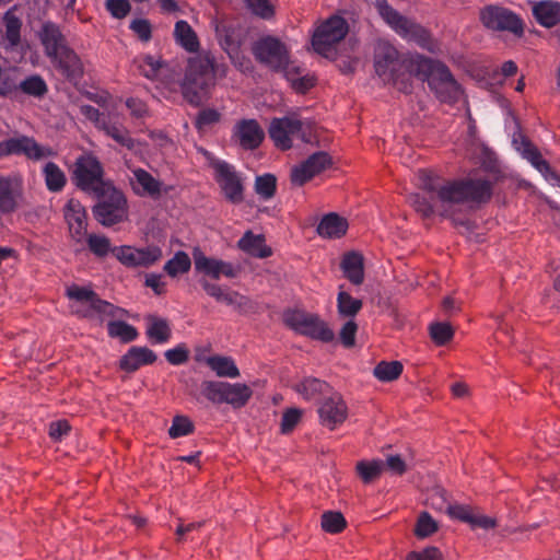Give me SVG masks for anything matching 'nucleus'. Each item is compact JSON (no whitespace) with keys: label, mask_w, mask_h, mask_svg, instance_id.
<instances>
[{"label":"nucleus","mask_w":560,"mask_h":560,"mask_svg":"<svg viewBox=\"0 0 560 560\" xmlns=\"http://www.w3.org/2000/svg\"><path fill=\"white\" fill-rule=\"evenodd\" d=\"M424 194H413L409 200L422 217L439 214L454 219L456 212L470 202H482L491 196V185L482 179H467L438 184L429 173L420 172Z\"/></svg>","instance_id":"f257e3e1"},{"label":"nucleus","mask_w":560,"mask_h":560,"mask_svg":"<svg viewBox=\"0 0 560 560\" xmlns=\"http://www.w3.org/2000/svg\"><path fill=\"white\" fill-rule=\"evenodd\" d=\"M253 52L260 62L283 72L285 79L298 92L303 93L314 85L312 78L301 77V69L289 61L288 50L280 40L273 37L261 38L255 43Z\"/></svg>","instance_id":"f03ea898"},{"label":"nucleus","mask_w":560,"mask_h":560,"mask_svg":"<svg viewBox=\"0 0 560 560\" xmlns=\"http://www.w3.org/2000/svg\"><path fill=\"white\" fill-rule=\"evenodd\" d=\"M217 69L209 55H198L188 61L187 71L180 83L184 97L192 105H199L214 85Z\"/></svg>","instance_id":"7ed1b4c3"},{"label":"nucleus","mask_w":560,"mask_h":560,"mask_svg":"<svg viewBox=\"0 0 560 560\" xmlns=\"http://www.w3.org/2000/svg\"><path fill=\"white\" fill-rule=\"evenodd\" d=\"M418 74L428 81L436 97L447 104H454L463 97V89L448 68L440 61L417 57Z\"/></svg>","instance_id":"20e7f679"},{"label":"nucleus","mask_w":560,"mask_h":560,"mask_svg":"<svg viewBox=\"0 0 560 560\" xmlns=\"http://www.w3.org/2000/svg\"><path fill=\"white\" fill-rule=\"evenodd\" d=\"M268 132L275 145L283 151L291 149L295 141L312 143L316 139L314 122L302 119L294 113L273 118Z\"/></svg>","instance_id":"39448f33"},{"label":"nucleus","mask_w":560,"mask_h":560,"mask_svg":"<svg viewBox=\"0 0 560 560\" xmlns=\"http://www.w3.org/2000/svg\"><path fill=\"white\" fill-rule=\"evenodd\" d=\"M375 7L382 19L404 39L415 42L420 47L435 51L436 44L431 38L430 33L416 22L400 15L396 10L388 5L386 0H374Z\"/></svg>","instance_id":"423d86ee"},{"label":"nucleus","mask_w":560,"mask_h":560,"mask_svg":"<svg viewBox=\"0 0 560 560\" xmlns=\"http://www.w3.org/2000/svg\"><path fill=\"white\" fill-rule=\"evenodd\" d=\"M284 324L300 335L322 342H331L334 331L318 315L302 310H288L283 313Z\"/></svg>","instance_id":"0eeeda50"},{"label":"nucleus","mask_w":560,"mask_h":560,"mask_svg":"<svg viewBox=\"0 0 560 560\" xmlns=\"http://www.w3.org/2000/svg\"><path fill=\"white\" fill-rule=\"evenodd\" d=\"M347 21L339 16L332 15L322 22L313 32L312 47L325 58H335L336 45L345 38L348 33Z\"/></svg>","instance_id":"6e6552de"},{"label":"nucleus","mask_w":560,"mask_h":560,"mask_svg":"<svg viewBox=\"0 0 560 560\" xmlns=\"http://www.w3.org/2000/svg\"><path fill=\"white\" fill-rule=\"evenodd\" d=\"M202 153L213 168L214 179L225 199L232 203H240L244 199V185L241 174L225 161L214 159L209 152Z\"/></svg>","instance_id":"1a4fd4ad"},{"label":"nucleus","mask_w":560,"mask_h":560,"mask_svg":"<svg viewBox=\"0 0 560 560\" xmlns=\"http://www.w3.org/2000/svg\"><path fill=\"white\" fill-rule=\"evenodd\" d=\"M96 196L100 201L94 208V215L103 225L110 226L126 218V198L113 185L105 186V189Z\"/></svg>","instance_id":"9d476101"},{"label":"nucleus","mask_w":560,"mask_h":560,"mask_svg":"<svg viewBox=\"0 0 560 560\" xmlns=\"http://www.w3.org/2000/svg\"><path fill=\"white\" fill-rule=\"evenodd\" d=\"M73 179L79 188L94 195L102 192L105 186L112 185L104 180L103 167L100 161L91 154H84L77 160Z\"/></svg>","instance_id":"9b49d317"},{"label":"nucleus","mask_w":560,"mask_h":560,"mask_svg":"<svg viewBox=\"0 0 560 560\" xmlns=\"http://www.w3.org/2000/svg\"><path fill=\"white\" fill-rule=\"evenodd\" d=\"M212 25L218 42L222 49L229 55L231 61L243 72L250 69V61L241 51L242 33L238 28L229 25L226 21L214 19Z\"/></svg>","instance_id":"f8f14e48"},{"label":"nucleus","mask_w":560,"mask_h":560,"mask_svg":"<svg viewBox=\"0 0 560 560\" xmlns=\"http://www.w3.org/2000/svg\"><path fill=\"white\" fill-rule=\"evenodd\" d=\"M113 254L120 264L128 268H150L163 257L162 248L158 245L144 247L122 245L114 247Z\"/></svg>","instance_id":"ddd939ff"},{"label":"nucleus","mask_w":560,"mask_h":560,"mask_svg":"<svg viewBox=\"0 0 560 560\" xmlns=\"http://www.w3.org/2000/svg\"><path fill=\"white\" fill-rule=\"evenodd\" d=\"M55 154L51 148L40 145L34 138L27 136L0 141V159L8 155H24L30 160L38 161Z\"/></svg>","instance_id":"4468645a"},{"label":"nucleus","mask_w":560,"mask_h":560,"mask_svg":"<svg viewBox=\"0 0 560 560\" xmlns=\"http://www.w3.org/2000/svg\"><path fill=\"white\" fill-rule=\"evenodd\" d=\"M480 20L485 27L492 31H506L514 35L523 33L521 19L506 8L488 5L480 11Z\"/></svg>","instance_id":"2eb2a0df"},{"label":"nucleus","mask_w":560,"mask_h":560,"mask_svg":"<svg viewBox=\"0 0 560 560\" xmlns=\"http://www.w3.org/2000/svg\"><path fill=\"white\" fill-rule=\"evenodd\" d=\"M397 49L387 42H380L375 47L374 68L385 83L397 84V71L401 68Z\"/></svg>","instance_id":"dca6fc26"},{"label":"nucleus","mask_w":560,"mask_h":560,"mask_svg":"<svg viewBox=\"0 0 560 560\" xmlns=\"http://www.w3.org/2000/svg\"><path fill=\"white\" fill-rule=\"evenodd\" d=\"M318 416L320 423L329 430H334L343 423L348 416V407L342 396L331 390L327 396L322 398L318 407Z\"/></svg>","instance_id":"f3484780"},{"label":"nucleus","mask_w":560,"mask_h":560,"mask_svg":"<svg viewBox=\"0 0 560 560\" xmlns=\"http://www.w3.org/2000/svg\"><path fill=\"white\" fill-rule=\"evenodd\" d=\"M515 150L526 159L552 186H560V177L550 168L549 163L542 159L539 151L522 135L514 136Z\"/></svg>","instance_id":"a211bd4d"},{"label":"nucleus","mask_w":560,"mask_h":560,"mask_svg":"<svg viewBox=\"0 0 560 560\" xmlns=\"http://www.w3.org/2000/svg\"><path fill=\"white\" fill-rule=\"evenodd\" d=\"M66 295L70 301L72 314L82 318H92L94 316V307L100 298L91 288L72 283L67 287Z\"/></svg>","instance_id":"6ab92c4d"},{"label":"nucleus","mask_w":560,"mask_h":560,"mask_svg":"<svg viewBox=\"0 0 560 560\" xmlns=\"http://www.w3.org/2000/svg\"><path fill=\"white\" fill-rule=\"evenodd\" d=\"M23 195V179L18 174L0 176V215L14 212Z\"/></svg>","instance_id":"aec40b11"},{"label":"nucleus","mask_w":560,"mask_h":560,"mask_svg":"<svg viewBox=\"0 0 560 560\" xmlns=\"http://www.w3.org/2000/svg\"><path fill=\"white\" fill-rule=\"evenodd\" d=\"M330 164L331 159L327 153H314L307 160L292 168L291 182L294 185L302 186L325 171Z\"/></svg>","instance_id":"412c9836"},{"label":"nucleus","mask_w":560,"mask_h":560,"mask_svg":"<svg viewBox=\"0 0 560 560\" xmlns=\"http://www.w3.org/2000/svg\"><path fill=\"white\" fill-rule=\"evenodd\" d=\"M192 258L196 271L203 276L211 278H234L236 276L232 264L206 256L198 246L192 249Z\"/></svg>","instance_id":"4be33fe9"},{"label":"nucleus","mask_w":560,"mask_h":560,"mask_svg":"<svg viewBox=\"0 0 560 560\" xmlns=\"http://www.w3.org/2000/svg\"><path fill=\"white\" fill-rule=\"evenodd\" d=\"M232 137L244 150H254L261 144L265 131L257 120L243 119L234 126Z\"/></svg>","instance_id":"5701e85b"},{"label":"nucleus","mask_w":560,"mask_h":560,"mask_svg":"<svg viewBox=\"0 0 560 560\" xmlns=\"http://www.w3.org/2000/svg\"><path fill=\"white\" fill-rule=\"evenodd\" d=\"M65 219L68 223L71 237L78 243H83L86 235V211L77 199H70L65 206Z\"/></svg>","instance_id":"b1692460"},{"label":"nucleus","mask_w":560,"mask_h":560,"mask_svg":"<svg viewBox=\"0 0 560 560\" xmlns=\"http://www.w3.org/2000/svg\"><path fill=\"white\" fill-rule=\"evenodd\" d=\"M202 288L206 293L215 299L217 302L233 306L240 312H246L249 307V300L246 296L218 282H202Z\"/></svg>","instance_id":"393cba45"},{"label":"nucleus","mask_w":560,"mask_h":560,"mask_svg":"<svg viewBox=\"0 0 560 560\" xmlns=\"http://www.w3.org/2000/svg\"><path fill=\"white\" fill-rule=\"evenodd\" d=\"M158 360L156 353L148 347L132 346L119 360V369L133 373L144 365H151Z\"/></svg>","instance_id":"a878e982"},{"label":"nucleus","mask_w":560,"mask_h":560,"mask_svg":"<svg viewBox=\"0 0 560 560\" xmlns=\"http://www.w3.org/2000/svg\"><path fill=\"white\" fill-rule=\"evenodd\" d=\"M452 518L468 523L474 528L490 529L495 526V520L489 516L475 513L468 505L452 504L447 513Z\"/></svg>","instance_id":"bb28decb"},{"label":"nucleus","mask_w":560,"mask_h":560,"mask_svg":"<svg viewBox=\"0 0 560 560\" xmlns=\"http://www.w3.org/2000/svg\"><path fill=\"white\" fill-rule=\"evenodd\" d=\"M38 37L48 58L56 56L60 49L67 46L59 26L51 22H45L43 24L38 32Z\"/></svg>","instance_id":"cd10ccee"},{"label":"nucleus","mask_w":560,"mask_h":560,"mask_svg":"<svg viewBox=\"0 0 560 560\" xmlns=\"http://www.w3.org/2000/svg\"><path fill=\"white\" fill-rule=\"evenodd\" d=\"M348 228L347 219L330 212L320 219L316 231L323 238L335 240L342 237L347 233Z\"/></svg>","instance_id":"c85d7f7f"},{"label":"nucleus","mask_w":560,"mask_h":560,"mask_svg":"<svg viewBox=\"0 0 560 560\" xmlns=\"http://www.w3.org/2000/svg\"><path fill=\"white\" fill-rule=\"evenodd\" d=\"M49 59L67 78L73 79L82 73L80 58L68 46L60 49L56 56H50Z\"/></svg>","instance_id":"c756f323"},{"label":"nucleus","mask_w":560,"mask_h":560,"mask_svg":"<svg viewBox=\"0 0 560 560\" xmlns=\"http://www.w3.org/2000/svg\"><path fill=\"white\" fill-rule=\"evenodd\" d=\"M237 247L245 254L257 258H267L272 254L271 248L266 244L265 236L254 234L252 231L244 233L237 242Z\"/></svg>","instance_id":"7c9ffc66"},{"label":"nucleus","mask_w":560,"mask_h":560,"mask_svg":"<svg viewBox=\"0 0 560 560\" xmlns=\"http://www.w3.org/2000/svg\"><path fill=\"white\" fill-rule=\"evenodd\" d=\"M145 324V335L152 345H164L171 340L172 328L167 319L155 315H148Z\"/></svg>","instance_id":"2f4dec72"},{"label":"nucleus","mask_w":560,"mask_h":560,"mask_svg":"<svg viewBox=\"0 0 560 560\" xmlns=\"http://www.w3.org/2000/svg\"><path fill=\"white\" fill-rule=\"evenodd\" d=\"M532 11L536 21L545 27H552L560 22L559 2L550 0L533 2Z\"/></svg>","instance_id":"473e14b6"},{"label":"nucleus","mask_w":560,"mask_h":560,"mask_svg":"<svg viewBox=\"0 0 560 560\" xmlns=\"http://www.w3.org/2000/svg\"><path fill=\"white\" fill-rule=\"evenodd\" d=\"M131 185L139 196H158L162 189V183L155 179L149 172L142 168L132 171Z\"/></svg>","instance_id":"72a5a7b5"},{"label":"nucleus","mask_w":560,"mask_h":560,"mask_svg":"<svg viewBox=\"0 0 560 560\" xmlns=\"http://www.w3.org/2000/svg\"><path fill=\"white\" fill-rule=\"evenodd\" d=\"M174 39L178 46L188 52H197L200 47L199 38L187 21L179 20L175 23Z\"/></svg>","instance_id":"f704fd0d"},{"label":"nucleus","mask_w":560,"mask_h":560,"mask_svg":"<svg viewBox=\"0 0 560 560\" xmlns=\"http://www.w3.org/2000/svg\"><path fill=\"white\" fill-rule=\"evenodd\" d=\"M340 268L348 280H363L364 257L360 252L350 250L342 255Z\"/></svg>","instance_id":"c9c22d12"},{"label":"nucleus","mask_w":560,"mask_h":560,"mask_svg":"<svg viewBox=\"0 0 560 560\" xmlns=\"http://www.w3.org/2000/svg\"><path fill=\"white\" fill-rule=\"evenodd\" d=\"M296 392L305 399H318L327 396L332 388L328 383L316 377H306L295 386Z\"/></svg>","instance_id":"e433bc0d"},{"label":"nucleus","mask_w":560,"mask_h":560,"mask_svg":"<svg viewBox=\"0 0 560 560\" xmlns=\"http://www.w3.org/2000/svg\"><path fill=\"white\" fill-rule=\"evenodd\" d=\"M206 364L219 377L236 378L240 376V370L231 357L219 354L210 355L206 358Z\"/></svg>","instance_id":"4c0bfd02"},{"label":"nucleus","mask_w":560,"mask_h":560,"mask_svg":"<svg viewBox=\"0 0 560 560\" xmlns=\"http://www.w3.org/2000/svg\"><path fill=\"white\" fill-rule=\"evenodd\" d=\"M253 395L249 386L242 383H225L223 404H229L234 408H241L247 404Z\"/></svg>","instance_id":"58836bf2"},{"label":"nucleus","mask_w":560,"mask_h":560,"mask_svg":"<svg viewBox=\"0 0 560 560\" xmlns=\"http://www.w3.org/2000/svg\"><path fill=\"white\" fill-rule=\"evenodd\" d=\"M133 65L142 75L150 80H158L165 68L160 58L150 55L136 57Z\"/></svg>","instance_id":"ea45409f"},{"label":"nucleus","mask_w":560,"mask_h":560,"mask_svg":"<svg viewBox=\"0 0 560 560\" xmlns=\"http://www.w3.org/2000/svg\"><path fill=\"white\" fill-rule=\"evenodd\" d=\"M191 268V258L184 250H177L163 266L164 272L171 278L187 273Z\"/></svg>","instance_id":"a19ab883"},{"label":"nucleus","mask_w":560,"mask_h":560,"mask_svg":"<svg viewBox=\"0 0 560 560\" xmlns=\"http://www.w3.org/2000/svg\"><path fill=\"white\" fill-rule=\"evenodd\" d=\"M100 129L114 139L118 144L130 150L133 149L135 140L130 137L128 130L122 125L112 122L107 117L106 120L102 122Z\"/></svg>","instance_id":"79ce46f5"},{"label":"nucleus","mask_w":560,"mask_h":560,"mask_svg":"<svg viewBox=\"0 0 560 560\" xmlns=\"http://www.w3.org/2000/svg\"><path fill=\"white\" fill-rule=\"evenodd\" d=\"M46 187L49 191H61L67 183V178L62 170L55 163L48 162L43 168Z\"/></svg>","instance_id":"37998d69"},{"label":"nucleus","mask_w":560,"mask_h":560,"mask_svg":"<svg viewBox=\"0 0 560 560\" xmlns=\"http://www.w3.org/2000/svg\"><path fill=\"white\" fill-rule=\"evenodd\" d=\"M107 334L110 338H117L124 343L131 342L139 336L137 328L124 320H109Z\"/></svg>","instance_id":"c03bdc74"},{"label":"nucleus","mask_w":560,"mask_h":560,"mask_svg":"<svg viewBox=\"0 0 560 560\" xmlns=\"http://www.w3.org/2000/svg\"><path fill=\"white\" fill-rule=\"evenodd\" d=\"M357 474L364 483H371L384 471L382 459L360 460L355 466Z\"/></svg>","instance_id":"a18cd8bd"},{"label":"nucleus","mask_w":560,"mask_h":560,"mask_svg":"<svg viewBox=\"0 0 560 560\" xmlns=\"http://www.w3.org/2000/svg\"><path fill=\"white\" fill-rule=\"evenodd\" d=\"M4 25H5V49H12L20 43V31L22 23L18 16L14 15L12 10H9L4 14Z\"/></svg>","instance_id":"49530a36"},{"label":"nucleus","mask_w":560,"mask_h":560,"mask_svg":"<svg viewBox=\"0 0 560 560\" xmlns=\"http://www.w3.org/2000/svg\"><path fill=\"white\" fill-rule=\"evenodd\" d=\"M402 364L399 361H381L373 371L374 376L382 382H392L402 373Z\"/></svg>","instance_id":"de8ad7c7"},{"label":"nucleus","mask_w":560,"mask_h":560,"mask_svg":"<svg viewBox=\"0 0 560 560\" xmlns=\"http://www.w3.org/2000/svg\"><path fill=\"white\" fill-rule=\"evenodd\" d=\"M84 242L88 244L91 253L97 257H105L114 250L110 241L101 234H86L83 243Z\"/></svg>","instance_id":"09e8293b"},{"label":"nucleus","mask_w":560,"mask_h":560,"mask_svg":"<svg viewBox=\"0 0 560 560\" xmlns=\"http://www.w3.org/2000/svg\"><path fill=\"white\" fill-rule=\"evenodd\" d=\"M226 382L203 381L200 385L201 394L212 404H223Z\"/></svg>","instance_id":"8fccbe9b"},{"label":"nucleus","mask_w":560,"mask_h":560,"mask_svg":"<svg viewBox=\"0 0 560 560\" xmlns=\"http://www.w3.org/2000/svg\"><path fill=\"white\" fill-rule=\"evenodd\" d=\"M338 312L342 316H354L362 308V301L340 291L337 298Z\"/></svg>","instance_id":"3c124183"},{"label":"nucleus","mask_w":560,"mask_h":560,"mask_svg":"<svg viewBox=\"0 0 560 560\" xmlns=\"http://www.w3.org/2000/svg\"><path fill=\"white\" fill-rule=\"evenodd\" d=\"M277 187V178L272 174H264L255 179V191L264 200L273 197Z\"/></svg>","instance_id":"603ef678"},{"label":"nucleus","mask_w":560,"mask_h":560,"mask_svg":"<svg viewBox=\"0 0 560 560\" xmlns=\"http://www.w3.org/2000/svg\"><path fill=\"white\" fill-rule=\"evenodd\" d=\"M346 527V520L340 512L327 511L322 515V528L329 534H338Z\"/></svg>","instance_id":"864d4df0"},{"label":"nucleus","mask_w":560,"mask_h":560,"mask_svg":"<svg viewBox=\"0 0 560 560\" xmlns=\"http://www.w3.org/2000/svg\"><path fill=\"white\" fill-rule=\"evenodd\" d=\"M195 430L192 421L186 416H175L168 429L172 439H178L191 434Z\"/></svg>","instance_id":"5fc2aeb1"},{"label":"nucleus","mask_w":560,"mask_h":560,"mask_svg":"<svg viewBox=\"0 0 560 560\" xmlns=\"http://www.w3.org/2000/svg\"><path fill=\"white\" fill-rule=\"evenodd\" d=\"M429 334L436 345L443 346L453 338L454 330L448 323L436 322L429 326Z\"/></svg>","instance_id":"6e6d98bb"},{"label":"nucleus","mask_w":560,"mask_h":560,"mask_svg":"<svg viewBox=\"0 0 560 560\" xmlns=\"http://www.w3.org/2000/svg\"><path fill=\"white\" fill-rule=\"evenodd\" d=\"M438 530V523L428 512H422L417 521L415 534L419 538H425Z\"/></svg>","instance_id":"4d7b16f0"},{"label":"nucleus","mask_w":560,"mask_h":560,"mask_svg":"<svg viewBox=\"0 0 560 560\" xmlns=\"http://www.w3.org/2000/svg\"><path fill=\"white\" fill-rule=\"evenodd\" d=\"M20 89L33 96H42L46 93L47 86L45 81L38 75H32L21 82Z\"/></svg>","instance_id":"13d9d810"},{"label":"nucleus","mask_w":560,"mask_h":560,"mask_svg":"<svg viewBox=\"0 0 560 560\" xmlns=\"http://www.w3.org/2000/svg\"><path fill=\"white\" fill-rule=\"evenodd\" d=\"M164 355L170 364L182 365L188 361L189 350L184 343H179L175 348L166 350Z\"/></svg>","instance_id":"bf43d9fd"},{"label":"nucleus","mask_w":560,"mask_h":560,"mask_svg":"<svg viewBox=\"0 0 560 560\" xmlns=\"http://www.w3.org/2000/svg\"><path fill=\"white\" fill-rule=\"evenodd\" d=\"M105 7L110 15L118 20L126 18L131 10L128 0H106Z\"/></svg>","instance_id":"052dcab7"},{"label":"nucleus","mask_w":560,"mask_h":560,"mask_svg":"<svg viewBox=\"0 0 560 560\" xmlns=\"http://www.w3.org/2000/svg\"><path fill=\"white\" fill-rule=\"evenodd\" d=\"M247 8L255 15L262 19H270L273 15V8L269 0H245Z\"/></svg>","instance_id":"680f3d73"},{"label":"nucleus","mask_w":560,"mask_h":560,"mask_svg":"<svg viewBox=\"0 0 560 560\" xmlns=\"http://www.w3.org/2000/svg\"><path fill=\"white\" fill-rule=\"evenodd\" d=\"M429 501L431 508L445 513H448V508L452 505L447 498V492L442 488L434 489L429 498Z\"/></svg>","instance_id":"e2e57ef3"},{"label":"nucleus","mask_w":560,"mask_h":560,"mask_svg":"<svg viewBox=\"0 0 560 560\" xmlns=\"http://www.w3.org/2000/svg\"><path fill=\"white\" fill-rule=\"evenodd\" d=\"M109 316L113 318H120L126 314V311L121 307L115 306L114 304L98 299L97 304L94 307V315Z\"/></svg>","instance_id":"0e129e2a"},{"label":"nucleus","mask_w":560,"mask_h":560,"mask_svg":"<svg viewBox=\"0 0 560 560\" xmlns=\"http://www.w3.org/2000/svg\"><path fill=\"white\" fill-rule=\"evenodd\" d=\"M129 27L142 42H149L152 37V26L147 19H135Z\"/></svg>","instance_id":"69168bd1"},{"label":"nucleus","mask_w":560,"mask_h":560,"mask_svg":"<svg viewBox=\"0 0 560 560\" xmlns=\"http://www.w3.org/2000/svg\"><path fill=\"white\" fill-rule=\"evenodd\" d=\"M301 417L302 411L298 408H290L285 410L281 419V432L284 434L290 433L299 423Z\"/></svg>","instance_id":"338daca9"},{"label":"nucleus","mask_w":560,"mask_h":560,"mask_svg":"<svg viewBox=\"0 0 560 560\" xmlns=\"http://www.w3.org/2000/svg\"><path fill=\"white\" fill-rule=\"evenodd\" d=\"M126 107L135 119H143L149 116L147 104L138 97H128L126 100Z\"/></svg>","instance_id":"774afa93"}]
</instances>
